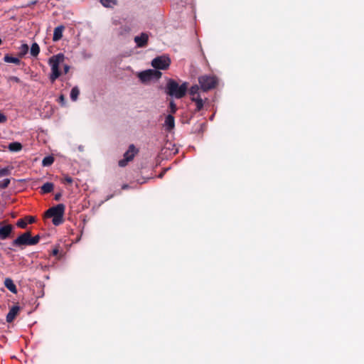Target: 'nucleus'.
Segmentation results:
<instances>
[{
	"label": "nucleus",
	"mask_w": 364,
	"mask_h": 364,
	"mask_svg": "<svg viewBox=\"0 0 364 364\" xmlns=\"http://www.w3.org/2000/svg\"><path fill=\"white\" fill-rule=\"evenodd\" d=\"M69 182H70V184L71 183L72 181H71V178H70V180H69Z\"/></svg>",
	"instance_id": "nucleus-43"
},
{
	"label": "nucleus",
	"mask_w": 364,
	"mask_h": 364,
	"mask_svg": "<svg viewBox=\"0 0 364 364\" xmlns=\"http://www.w3.org/2000/svg\"><path fill=\"white\" fill-rule=\"evenodd\" d=\"M40 52V47L38 43H33L31 46V54L33 57H36L38 55Z\"/></svg>",
	"instance_id": "nucleus-20"
},
{
	"label": "nucleus",
	"mask_w": 364,
	"mask_h": 364,
	"mask_svg": "<svg viewBox=\"0 0 364 364\" xmlns=\"http://www.w3.org/2000/svg\"><path fill=\"white\" fill-rule=\"evenodd\" d=\"M188 89V82L179 85L173 79L168 80L166 85V93L176 99H182Z\"/></svg>",
	"instance_id": "nucleus-1"
},
{
	"label": "nucleus",
	"mask_w": 364,
	"mask_h": 364,
	"mask_svg": "<svg viewBox=\"0 0 364 364\" xmlns=\"http://www.w3.org/2000/svg\"><path fill=\"white\" fill-rule=\"evenodd\" d=\"M4 61L11 63H14L16 65H19L21 63V60L19 58L16 57H11L9 55H5L4 57Z\"/></svg>",
	"instance_id": "nucleus-19"
},
{
	"label": "nucleus",
	"mask_w": 364,
	"mask_h": 364,
	"mask_svg": "<svg viewBox=\"0 0 364 364\" xmlns=\"http://www.w3.org/2000/svg\"><path fill=\"white\" fill-rule=\"evenodd\" d=\"M54 161H55V159L53 156H46V157H44V159H43V162H41V164H43V166L45 167L50 166L53 163Z\"/></svg>",
	"instance_id": "nucleus-21"
},
{
	"label": "nucleus",
	"mask_w": 364,
	"mask_h": 364,
	"mask_svg": "<svg viewBox=\"0 0 364 364\" xmlns=\"http://www.w3.org/2000/svg\"><path fill=\"white\" fill-rule=\"evenodd\" d=\"M57 102L62 106H64L65 105V99L63 94L60 95V96L57 99Z\"/></svg>",
	"instance_id": "nucleus-31"
},
{
	"label": "nucleus",
	"mask_w": 364,
	"mask_h": 364,
	"mask_svg": "<svg viewBox=\"0 0 364 364\" xmlns=\"http://www.w3.org/2000/svg\"><path fill=\"white\" fill-rule=\"evenodd\" d=\"M198 81H199L201 89L205 92L214 89L218 83V80L215 76L208 75L200 76Z\"/></svg>",
	"instance_id": "nucleus-4"
},
{
	"label": "nucleus",
	"mask_w": 364,
	"mask_h": 364,
	"mask_svg": "<svg viewBox=\"0 0 364 364\" xmlns=\"http://www.w3.org/2000/svg\"><path fill=\"white\" fill-rule=\"evenodd\" d=\"M20 311L19 306H13L10 309L7 316H6V321L11 323L14 321L16 316Z\"/></svg>",
	"instance_id": "nucleus-12"
},
{
	"label": "nucleus",
	"mask_w": 364,
	"mask_h": 364,
	"mask_svg": "<svg viewBox=\"0 0 364 364\" xmlns=\"http://www.w3.org/2000/svg\"><path fill=\"white\" fill-rule=\"evenodd\" d=\"M14 231V226L10 224H5V221L0 222V240L8 239Z\"/></svg>",
	"instance_id": "nucleus-10"
},
{
	"label": "nucleus",
	"mask_w": 364,
	"mask_h": 364,
	"mask_svg": "<svg viewBox=\"0 0 364 364\" xmlns=\"http://www.w3.org/2000/svg\"><path fill=\"white\" fill-rule=\"evenodd\" d=\"M36 3V1H33L31 2V4H35Z\"/></svg>",
	"instance_id": "nucleus-42"
},
{
	"label": "nucleus",
	"mask_w": 364,
	"mask_h": 364,
	"mask_svg": "<svg viewBox=\"0 0 364 364\" xmlns=\"http://www.w3.org/2000/svg\"><path fill=\"white\" fill-rule=\"evenodd\" d=\"M4 284L6 289H9V291L11 293L16 294L17 291L16 284H14V281L10 279L7 278L4 279Z\"/></svg>",
	"instance_id": "nucleus-14"
},
{
	"label": "nucleus",
	"mask_w": 364,
	"mask_h": 364,
	"mask_svg": "<svg viewBox=\"0 0 364 364\" xmlns=\"http://www.w3.org/2000/svg\"><path fill=\"white\" fill-rule=\"evenodd\" d=\"M65 205L58 204L48 209L44 213V219L51 218L52 223L55 226H58L64 222V213Z\"/></svg>",
	"instance_id": "nucleus-2"
},
{
	"label": "nucleus",
	"mask_w": 364,
	"mask_h": 364,
	"mask_svg": "<svg viewBox=\"0 0 364 364\" xmlns=\"http://www.w3.org/2000/svg\"><path fill=\"white\" fill-rule=\"evenodd\" d=\"M61 197H62V194L61 193H56V195L55 196V200H59Z\"/></svg>",
	"instance_id": "nucleus-35"
},
{
	"label": "nucleus",
	"mask_w": 364,
	"mask_h": 364,
	"mask_svg": "<svg viewBox=\"0 0 364 364\" xmlns=\"http://www.w3.org/2000/svg\"><path fill=\"white\" fill-rule=\"evenodd\" d=\"M26 218L25 219H20L18 220H17L16 222V226L21 228H26L27 227V225H28V222L26 220Z\"/></svg>",
	"instance_id": "nucleus-25"
},
{
	"label": "nucleus",
	"mask_w": 364,
	"mask_h": 364,
	"mask_svg": "<svg viewBox=\"0 0 364 364\" xmlns=\"http://www.w3.org/2000/svg\"><path fill=\"white\" fill-rule=\"evenodd\" d=\"M39 240H40V236L38 235L33 236V237L31 235V245H35L36 244H38L39 242Z\"/></svg>",
	"instance_id": "nucleus-29"
},
{
	"label": "nucleus",
	"mask_w": 364,
	"mask_h": 364,
	"mask_svg": "<svg viewBox=\"0 0 364 364\" xmlns=\"http://www.w3.org/2000/svg\"><path fill=\"white\" fill-rule=\"evenodd\" d=\"M26 218L28 219V220L27 221L28 224H32L35 221V218L33 216H28Z\"/></svg>",
	"instance_id": "nucleus-34"
},
{
	"label": "nucleus",
	"mask_w": 364,
	"mask_h": 364,
	"mask_svg": "<svg viewBox=\"0 0 364 364\" xmlns=\"http://www.w3.org/2000/svg\"><path fill=\"white\" fill-rule=\"evenodd\" d=\"M29 5H30V4H28V5H26V6H29ZM21 6H22V7H26V6H25V5H22Z\"/></svg>",
	"instance_id": "nucleus-41"
},
{
	"label": "nucleus",
	"mask_w": 364,
	"mask_h": 364,
	"mask_svg": "<svg viewBox=\"0 0 364 364\" xmlns=\"http://www.w3.org/2000/svg\"><path fill=\"white\" fill-rule=\"evenodd\" d=\"M64 180L65 182L68 183V176H65Z\"/></svg>",
	"instance_id": "nucleus-38"
},
{
	"label": "nucleus",
	"mask_w": 364,
	"mask_h": 364,
	"mask_svg": "<svg viewBox=\"0 0 364 364\" xmlns=\"http://www.w3.org/2000/svg\"><path fill=\"white\" fill-rule=\"evenodd\" d=\"M53 190V183H46L41 188V193L43 194L50 193Z\"/></svg>",
	"instance_id": "nucleus-18"
},
{
	"label": "nucleus",
	"mask_w": 364,
	"mask_h": 364,
	"mask_svg": "<svg viewBox=\"0 0 364 364\" xmlns=\"http://www.w3.org/2000/svg\"><path fill=\"white\" fill-rule=\"evenodd\" d=\"M6 121V117L0 112V124L4 123Z\"/></svg>",
	"instance_id": "nucleus-33"
},
{
	"label": "nucleus",
	"mask_w": 364,
	"mask_h": 364,
	"mask_svg": "<svg viewBox=\"0 0 364 364\" xmlns=\"http://www.w3.org/2000/svg\"><path fill=\"white\" fill-rule=\"evenodd\" d=\"M64 60L65 56L63 53H58L50 58L48 63L51 68V73L49 78L52 83L55 82L62 75V71L60 70L59 66Z\"/></svg>",
	"instance_id": "nucleus-3"
},
{
	"label": "nucleus",
	"mask_w": 364,
	"mask_h": 364,
	"mask_svg": "<svg viewBox=\"0 0 364 364\" xmlns=\"http://www.w3.org/2000/svg\"><path fill=\"white\" fill-rule=\"evenodd\" d=\"M137 153V150L136 149L134 144H131L129 146L127 151L124 152V158L122 160H119L118 162L119 166L124 167L127 165L128 162L132 161L135 156V154Z\"/></svg>",
	"instance_id": "nucleus-6"
},
{
	"label": "nucleus",
	"mask_w": 364,
	"mask_h": 364,
	"mask_svg": "<svg viewBox=\"0 0 364 364\" xmlns=\"http://www.w3.org/2000/svg\"><path fill=\"white\" fill-rule=\"evenodd\" d=\"M9 184H10V179L4 178L3 181H0V188L1 189L7 188Z\"/></svg>",
	"instance_id": "nucleus-26"
},
{
	"label": "nucleus",
	"mask_w": 364,
	"mask_h": 364,
	"mask_svg": "<svg viewBox=\"0 0 364 364\" xmlns=\"http://www.w3.org/2000/svg\"><path fill=\"white\" fill-rule=\"evenodd\" d=\"M68 252V246L66 243L60 242L54 249H53L52 255L55 256L58 259L64 258L65 254Z\"/></svg>",
	"instance_id": "nucleus-8"
},
{
	"label": "nucleus",
	"mask_w": 364,
	"mask_h": 364,
	"mask_svg": "<svg viewBox=\"0 0 364 364\" xmlns=\"http://www.w3.org/2000/svg\"><path fill=\"white\" fill-rule=\"evenodd\" d=\"M164 173H161V174H159V177L160 178H163V177H164Z\"/></svg>",
	"instance_id": "nucleus-39"
},
{
	"label": "nucleus",
	"mask_w": 364,
	"mask_h": 364,
	"mask_svg": "<svg viewBox=\"0 0 364 364\" xmlns=\"http://www.w3.org/2000/svg\"><path fill=\"white\" fill-rule=\"evenodd\" d=\"M105 7L112 8L117 4V1H100Z\"/></svg>",
	"instance_id": "nucleus-28"
},
{
	"label": "nucleus",
	"mask_w": 364,
	"mask_h": 364,
	"mask_svg": "<svg viewBox=\"0 0 364 364\" xmlns=\"http://www.w3.org/2000/svg\"><path fill=\"white\" fill-rule=\"evenodd\" d=\"M191 101L196 103L195 112H199L203 107V102L200 95L191 97Z\"/></svg>",
	"instance_id": "nucleus-16"
},
{
	"label": "nucleus",
	"mask_w": 364,
	"mask_h": 364,
	"mask_svg": "<svg viewBox=\"0 0 364 364\" xmlns=\"http://www.w3.org/2000/svg\"><path fill=\"white\" fill-rule=\"evenodd\" d=\"M65 30V26L63 25L58 26L54 30V35H53V41H58L60 40L63 37V33Z\"/></svg>",
	"instance_id": "nucleus-13"
},
{
	"label": "nucleus",
	"mask_w": 364,
	"mask_h": 364,
	"mask_svg": "<svg viewBox=\"0 0 364 364\" xmlns=\"http://www.w3.org/2000/svg\"><path fill=\"white\" fill-rule=\"evenodd\" d=\"M28 50V46L27 44H23L21 46V53H20V56H23L24 55H26L27 53Z\"/></svg>",
	"instance_id": "nucleus-27"
},
{
	"label": "nucleus",
	"mask_w": 364,
	"mask_h": 364,
	"mask_svg": "<svg viewBox=\"0 0 364 364\" xmlns=\"http://www.w3.org/2000/svg\"><path fill=\"white\" fill-rule=\"evenodd\" d=\"M199 90L200 87L197 85H195L193 87H191L189 90V95H191V98L196 97L197 95H200V94H198Z\"/></svg>",
	"instance_id": "nucleus-23"
},
{
	"label": "nucleus",
	"mask_w": 364,
	"mask_h": 364,
	"mask_svg": "<svg viewBox=\"0 0 364 364\" xmlns=\"http://www.w3.org/2000/svg\"><path fill=\"white\" fill-rule=\"evenodd\" d=\"M2 43H3V41H2V40H1V38H0V46H1Z\"/></svg>",
	"instance_id": "nucleus-40"
},
{
	"label": "nucleus",
	"mask_w": 364,
	"mask_h": 364,
	"mask_svg": "<svg viewBox=\"0 0 364 364\" xmlns=\"http://www.w3.org/2000/svg\"><path fill=\"white\" fill-rule=\"evenodd\" d=\"M170 58L165 56L154 58L151 62V65L153 66V68L159 70L167 69L170 66Z\"/></svg>",
	"instance_id": "nucleus-7"
},
{
	"label": "nucleus",
	"mask_w": 364,
	"mask_h": 364,
	"mask_svg": "<svg viewBox=\"0 0 364 364\" xmlns=\"http://www.w3.org/2000/svg\"><path fill=\"white\" fill-rule=\"evenodd\" d=\"M9 149L11 151L18 152L22 149V145L18 141L11 142L9 145Z\"/></svg>",
	"instance_id": "nucleus-17"
},
{
	"label": "nucleus",
	"mask_w": 364,
	"mask_h": 364,
	"mask_svg": "<svg viewBox=\"0 0 364 364\" xmlns=\"http://www.w3.org/2000/svg\"><path fill=\"white\" fill-rule=\"evenodd\" d=\"M80 95V90L77 87L71 89L70 97V99L73 101H75L77 98V96Z\"/></svg>",
	"instance_id": "nucleus-22"
},
{
	"label": "nucleus",
	"mask_w": 364,
	"mask_h": 364,
	"mask_svg": "<svg viewBox=\"0 0 364 364\" xmlns=\"http://www.w3.org/2000/svg\"><path fill=\"white\" fill-rule=\"evenodd\" d=\"M177 111V106L173 102L171 101L170 102V112H171V114H173L176 112Z\"/></svg>",
	"instance_id": "nucleus-30"
},
{
	"label": "nucleus",
	"mask_w": 364,
	"mask_h": 364,
	"mask_svg": "<svg viewBox=\"0 0 364 364\" xmlns=\"http://www.w3.org/2000/svg\"><path fill=\"white\" fill-rule=\"evenodd\" d=\"M15 247L31 246L30 243V232H25L11 242Z\"/></svg>",
	"instance_id": "nucleus-9"
},
{
	"label": "nucleus",
	"mask_w": 364,
	"mask_h": 364,
	"mask_svg": "<svg viewBox=\"0 0 364 364\" xmlns=\"http://www.w3.org/2000/svg\"><path fill=\"white\" fill-rule=\"evenodd\" d=\"M9 82H14L15 83H21V79L16 76H11L9 77Z\"/></svg>",
	"instance_id": "nucleus-32"
},
{
	"label": "nucleus",
	"mask_w": 364,
	"mask_h": 364,
	"mask_svg": "<svg viewBox=\"0 0 364 364\" xmlns=\"http://www.w3.org/2000/svg\"><path fill=\"white\" fill-rule=\"evenodd\" d=\"M161 73L157 70L149 69L138 73V78L143 82H147L152 80H158L161 77Z\"/></svg>",
	"instance_id": "nucleus-5"
},
{
	"label": "nucleus",
	"mask_w": 364,
	"mask_h": 364,
	"mask_svg": "<svg viewBox=\"0 0 364 364\" xmlns=\"http://www.w3.org/2000/svg\"><path fill=\"white\" fill-rule=\"evenodd\" d=\"M63 68H64L65 73H68V65H64Z\"/></svg>",
	"instance_id": "nucleus-36"
},
{
	"label": "nucleus",
	"mask_w": 364,
	"mask_h": 364,
	"mask_svg": "<svg viewBox=\"0 0 364 364\" xmlns=\"http://www.w3.org/2000/svg\"><path fill=\"white\" fill-rule=\"evenodd\" d=\"M128 188H129L128 184H124V185L122 186V189H123V190L127 189Z\"/></svg>",
	"instance_id": "nucleus-37"
},
{
	"label": "nucleus",
	"mask_w": 364,
	"mask_h": 364,
	"mask_svg": "<svg viewBox=\"0 0 364 364\" xmlns=\"http://www.w3.org/2000/svg\"><path fill=\"white\" fill-rule=\"evenodd\" d=\"M164 125L168 132H171L174 128V117L172 114L166 117Z\"/></svg>",
	"instance_id": "nucleus-15"
},
{
	"label": "nucleus",
	"mask_w": 364,
	"mask_h": 364,
	"mask_svg": "<svg viewBox=\"0 0 364 364\" xmlns=\"http://www.w3.org/2000/svg\"><path fill=\"white\" fill-rule=\"evenodd\" d=\"M11 168H10V167H6V168L0 169V178L9 176L11 174Z\"/></svg>",
	"instance_id": "nucleus-24"
},
{
	"label": "nucleus",
	"mask_w": 364,
	"mask_h": 364,
	"mask_svg": "<svg viewBox=\"0 0 364 364\" xmlns=\"http://www.w3.org/2000/svg\"><path fill=\"white\" fill-rule=\"evenodd\" d=\"M149 36L146 33H141L140 36L134 37V42L138 48H144L147 46Z\"/></svg>",
	"instance_id": "nucleus-11"
}]
</instances>
